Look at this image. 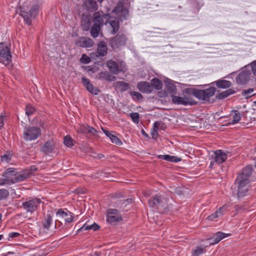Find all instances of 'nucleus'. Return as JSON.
<instances>
[{
    "label": "nucleus",
    "instance_id": "obj_1",
    "mask_svg": "<svg viewBox=\"0 0 256 256\" xmlns=\"http://www.w3.org/2000/svg\"><path fill=\"white\" fill-rule=\"evenodd\" d=\"M252 168L251 166H246L237 176L234 184L238 188L237 197L238 199L248 195L250 188V178L252 173Z\"/></svg>",
    "mask_w": 256,
    "mask_h": 256
},
{
    "label": "nucleus",
    "instance_id": "obj_2",
    "mask_svg": "<svg viewBox=\"0 0 256 256\" xmlns=\"http://www.w3.org/2000/svg\"><path fill=\"white\" fill-rule=\"evenodd\" d=\"M168 198L164 196L157 194L152 196L148 200L150 207L158 210L160 213H166L168 211Z\"/></svg>",
    "mask_w": 256,
    "mask_h": 256
},
{
    "label": "nucleus",
    "instance_id": "obj_3",
    "mask_svg": "<svg viewBox=\"0 0 256 256\" xmlns=\"http://www.w3.org/2000/svg\"><path fill=\"white\" fill-rule=\"evenodd\" d=\"M12 58L10 46L4 42H0V62L10 68L12 66Z\"/></svg>",
    "mask_w": 256,
    "mask_h": 256
},
{
    "label": "nucleus",
    "instance_id": "obj_4",
    "mask_svg": "<svg viewBox=\"0 0 256 256\" xmlns=\"http://www.w3.org/2000/svg\"><path fill=\"white\" fill-rule=\"evenodd\" d=\"M42 134L41 129L38 126H28L24 131V138L26 141L36 140Z\"/></svg>",
    "mask_w": 256,
    "mask_h": 256
},
{
    "label": "nucleus",
    "instance_id": "obj_5",
    "mask_svg": "<svg viewBox=\"0 0 256 256\" xmlns=\"http://www.w3.org/2000/svg\"><path fill=\"white\" fill-rule=\"evenodd\" d=\"M39 7V5L36 4L31 8L29 12H26L21 8L20 15L24 18L28 25H31V18H35L38 15Z\"/></svg>",
    "mask_w": 256,
    "mask_h": 256
},
{
    "label": "nucleus",
    "instance_id": "obj_6",
    "mask_svg": "<svg viewBox=\"0 0 256 256\" xmlns=\"http://www.w3.org/2000/svg\"><path fill=\"white\" fill-rule=\"evenodd\" d=\"M216 92V88L214 87H210L204 90L198 89L196 98L200 100L209 102L210 98L214 96Z\"/></svg>",
    "mask_w": 256,
    "mask_h": 256
},
{
    "label": "nucleus",
    "instance_id": "obj_7",
    "mask_svg": "<svg viewBox=\"0 0 256 256\" xmlns=\"http://www.w3.org/2000/svg\"><path fill=\"white\" fill-rule=\"evenodd\" d=\"M42 202L40 198H34L22 202V206L26 212L32 214L36 211Z\"/></svg>",
    "mask_w": 256,
    "mask_h": 256
},
{
    "label": "nucleus",
    "instance_id": "obj_8",
    "mask_svg": "<svg viewBox=\"0 0 256 256\" xmlns=\"http://www.w3.org/2000/svg\"><path fill=\"white\" fill-rule=\"evenodd\" d=\"M110 15L108 14H105L102 11L94 12L92 14V22L94 24L102 26L106 24L110 18Z\"/></svg>",
    "mask_w": 256,
    "mask_h": 256
},
{
    "label": "nucleus",
    "instance_id": "obj_9",
    "mask_svg": "<svg viewBox=\"0 0 256 256\" xmlns=\"http://www.w3.org/2000/svg\"><path fill=\"white\" fill-rule=\"evenodd\" d=\"M171 97L172 102L175 104L194 106L197 104V102L190 97H181L174 94Z\"/></svg>",
    "mask_w": 256,
    "mask_h": 256
},
{
    "label": "nucleus",
    "instance_id": "obj_10",
    "mask_svg": "<svg viewBox=\"0 0 256 256\" xmlns=\"http://www.w3.org/2000/svg\"><path fill=\"white\" fill-rule=\"evenodd\" d=\"M251 74V71L250 70H243L236 77V81L240 85H245L250 81Z\"/></svg>",
    "mask_w": 256,
    "mask_h": 256
},
{
    "label": "nucleus",
    "instance_id": "obj_11",
    "mask_svg": "<svg viewBox=\"0 0 256 256\" xmlns=\"http://www.w3.org/2000/svg\"><path fill=\"white\" fill-rule=\"evenodd\" d=\"M126 42V36L124 34H116L110 40L111 46L113 48H118L125 45Z\"/></svg>",
    "mask_w": 256,
    "mask_h": 256
},
{
    "label": "nucleus",
    "instance_id": "obj_12",
    "mask_svg": "<svg viewBox=\"0 0 256 256\" xmlns=\"http://www.w3.org/2000/svg\"><path fill=\"white\" fill-rule=\"evenodd\" d=\"M76 44L78 46L88 48L92 47L94 44V40L90 38L82 36L78 38L76 42Z\"/></svg>",
    "mask_w": 256,
    "mask_h": 256
},
{
    "label": "nucleus",
    "instance_id": "obj_13",
    "mask_svg": "<svg viewBox=\"0 0 256 256\" xmlns=\"http://www.w3.org/2000/svg\"><path fill=\"white\" fill-rule=\"evenodd\" d=\"M66 210H67L66 209ZM64 212L62 208L59 209L57 211L56 215L60 218H64L66 223H70L74 220V214L68 210Z\"/></svg>",
    "mask_w": 256,
    "mask_h": 256
},
{
    "label": "nucleus",
    "instance_id": "obj_14",
    "mask_svg": "<svg viewBox=\"0 0 256 256\" xmlns=\"http://www.w3.org/2000/svg\"><path fill=\"white\" fill-rule=\"evenodd\" d=\"M16 172L14 168H8L4 172L2 176L6 179L10 184H14L16 182Z\"/></svg>",
    "mask_w": 256,
    "mask_h": 256
},
{
    "label": "nucleus",
    "instance_id": "obj_15",
    "mask_svg": "<svg viewBox=\"0 0 256 256\" xmlns=\"http://www.w3.org/2000/svg\"><path fill=\"white\" fill-rule=\"evenodd\" d=\"M82 6L88 12H96L98 8L97 2L95 0H85Z\"/></svg>",
    "mask_w": 256,
    "mask_h": 256
},
{
    "label": "nucleus",
    "instance_id": "obj_16",
    "mask_svg": "<svg viewBox=\"0 0 256 256\" xmlns=\"http://www.w3.org/2000/svg\"><path fill=\"white\" fill-rule=\"evenodd\" d=\"M82 83L84 86L86 88L87 90L91 94L94 95H98L100 92V90L95 88L93 84L90 83V80L84 77L82 78Z\"/></svg>",
    "mask_w": 256,
    "mask_h": 256
},
{
    "label": "nucleus",
    "instance_id": "obj_17",
    "mask_svg": "<svg viewBox=\"0 0 256 256\" xmlns=\"http://www.w3.org/2000/svg\"><path fill=\"white\" fill-rule=\"evenodd\" d=\"M55 144L52 140L46 141L41 148V151L45 154H48L54 152Z\"/></svg>",
    "mask_w": 256,
    "mask_h": 256
},
{
    "label": "nucleus",
    "instance_id": "obj_18",
    "mask_svg": "<svg viewBox=\"0 0 256 256\" xmlns=\"http://www.w3.org/2000/svg\"><path fill=\"white\" fill-rule=\"evenodd\" d=\"M137 87L143 93L149 94L153 91L152 86L147 82H138Z\"/></svg>",
    "mask_w": 256,
    "mask_h": 256
},
{
    "label": "nucleus",
    "instance_id": "obj_19",
    "mask_svg": "<svg viewBox=\"0 0 256 256\" xmlns=\"http://www.w3.org/2000/svg\"><path fill=\"white\" fill-rule=\"evenodd\" d=\"M229 234H226L221 232H218L212 234V236L208 238V240H211L209 244L210 245L215 244L219 242L222 238L228 236Z\"/></svg>",
    "mask_w": 256,
    "mask_h": 256
},
{
    "label": "nucleus",
    "instance_id": "obj_20",
    "mask_svg": "<svg viewBox=\"0 0 256 256\" xmlns=\"http://www.w3.org/2000/svg\"><path fill=\"white\" fill-rule=\"evenodd\" d=\"M214 162L218 164L224 162L227 158V154L222 150H218L214 152Z\"/></svg>",
    "mask_w": 256,
    "mask_h": 256
},
{
    "label": "nucleus",
    "instance_id": "obj_21",
    "mask_svg": "<svg viewBox=\"0 0 256 256\" xmlns=\"http://www.w3.org/2000/svg\"><path fill=\"white\" fill-rule=\"evenodd\" d=\"M113 86L116 90L120 92H126L130 88L129 84L124 81H118L114 82L113 84Z\"/></svg>",
    "mask_w": 256,
    "mask_h": 256
},
{
    "label": "nucleus",
    "instance_id": "obj_22",
    "mask_svg": "<svg viewBox=\"0 0 256 256\" xmlns=\"http://www.w3.org/2000/svg\"><path fill=\"white\" fill-rule=\"evenodd\" d=\"M102 130L104 133L110 139L112 143H114L118 146H121L122 144V140L116 136L112 134L114 132H109L108 130H106L102 128Z\"/></svg>",
    "mask_w": 256,
    "mask_h": 256
},
{
    "label": "nucleus",
    "instance_id": "obj_23",
    "mask_svg": "<svg viewBox=\"0 0 256 256\" xmlns=\"http://www.w3.org/2000/svg\"><path fill=\"white\" fill-rule=\"evenodd\" d=\"M108 52V47L106 43L104 41L100 42L97 47L96 56H104Z\"/></svg>",
    "mask_w": 256,
    "mask_h": 256
},
{
    "label": "nucleus",
    "instance_id": "obj_24",
    "mask_svg": "<svg viewBox=\"0 0 256 256\" xmlns=\"http://www.w3.org/2000/svg\"><path fill=\"white\" fill-rule=\"evenodd\" d=\"M228 206L224 204L222 207L220 208L218 210L216 211L214 214L208 216L207 219L210 220H214V219L223 216L224 212Z\"/></svg>",
    "mask_w": 256,
    "mask_h": 256
},
{
    "label": "nucleus",
    "instance_id": "obj_25",
    "mask_svg": "<svg viewBox=\"0 0 256 256\" xmlns=\"http://www.w3.org/2000/svg\"><path fill=\"white\" fill-rule=\"evenodd\" d=\"M91 21L88 15L82 14V16L81 26L84 31H88L90 29Z\"/></svg>",
    "mask_w": 256,
    "mask_h": 256
},
{
    "label": "nucleus",
    "instance_id": "obj_26",
    "mask_svg": "<svg viewBox=\"0 0 256 256\" xmlns=\"http://www.w3.org/2000/svg\"><path fill=\"white\" fill-rule=\"evenodd\" d=\"M31 175V172L28 170H24L22 172L18 173L16 172V182H22L30 178Z\"/></svg>",
    "mask_w": 256,
    "mask_h": 256
},
{
    "label": "nucleus",
    "instance_id": "obj_27",
    "mask_svg": "<svg viewBox=\"0 0 256 256\" xmlns=\"http://www.w3.org/2000/svg\"><path fill=\"white\" fill-rule=\"evenodd\" d=\"M107 66L109 70L114 74H116L120 71L118 64L113 60H108L107 62Z\"/></svg>",
    "mask_w": 256,
    "mask_h": 256
},
{
    "label": "nucleus",
    "instance_id": "obj_28",
    "mask_svg": "<svg viewBox=\"0 0 256 256\" xmlns=\"http://www.w3.org/2000/svg\"><path fill=\"white\" fill-rule=\"evenodd\" d=\"M219 88H228L232 86L231 82L224 80H218L214 82Z\"/></svg>",
    "mask_w": 256,
    "mask_h": 256
},
{
    "label": "nucleus",
    "instance_id": "obj_29",
    "mask_svg": "<svg viewBox=\"0 0 256 256\" xmlns=\"http://www.w3.org/2000/svg\"><path fill=\"white\" fill-rule=\"evenodd\" d=\"M158 158L160 159H162L166 161L173 162H178L182 160V158H180L168 154L158 155Z\"/></svg>",
    "mask_w": 256,
    "mask_h": 256
},
{
    "label": "nucleus",
    "instance_id": "obj_30",
    "mask_svg": "<svg viewBox=\"0 0 256 256\" xmlns=\"http://www.w3.org/2000/svg\"><path fill=\"white\" fill-rule=\"evenodd\" d=\"M235 92L236 91L234 90L233 88H229L225 91L222 92L217 94L216 97L218 100H222L231 94H234Z\"/></svg>",
    "mask_w": 256,
    "mask_h": 256
},
{
    "label": "nucleus",
    "instance_id": "obj_31",
    "mask_svg": "<svg viewBox=\"0 0 256 256\" xmlns=\"http://www.w3.org/2000/svg\"><path fill=\"white\" fill-rule=\"evenodd\" d=\"M100 228V226L95 222L91 225H88L86 224H85L77 230L76 234L84 230H92L94 231H96Z\"/></svg>",
    "mask_w": 256,
    "mask_h": 256
},
{
    "label": "nucleus",
    "instance_id": "obj_32",
    "mask_svg": "<svg viewBox=\"0 0 256 256\" xmlns=\"http://www.w3.org/2000/svg\"><path fill=\"white\" fill-rule=\"evenodd\" d=\"M102 27V26H100L97 24H96L93 23L92 26H91V28L90 29V36L93 38H97L101 30Z\"/></svg>",
    "mask_w": 256,
    "mask_h": 256
},
{
    "label": "nucleus",
    "instance_id": "obj_33",
    "mask_svg": "<svg viewBox=\"0 0 256 256\" xmlns=\"http://www.w3.org/2000/svg\"><path fill=\"white\" fill-rule=\"evenodd\" d=\"M52 222V217L50 213L48 212L44 216L42 222V226L47 230L50 229V226Z\"/></svg>",
    "mask_w": 256,
    "mask_h": 256
},
{
    "label": "nucleus",
    "instance_id": "obj_34",
    "mask_svg": "<svg viewBox=\"0 0 256 256\" xmlns=\"http://www.w3.org/2000/svg\"><path fill=\"white\" fill-rule=\"evenodd\" d=\"M100 79L109 82H114L116 80L115 76L110 74L108 72H101L99 74Z\"/></svg>",
    "mask_w": 256,
    "mask_h": 256
},
{
    "label": "nucleus",
    "instance_id": "obj_35",
    "mask_svg": "<svg viewBox=\"0 0 256 256\" xmlns=\"http://www.w3.org/2000/svg\"><path fill=\"white\" fill-rule=\"evenodd\" d=\"M78 132H80L82 134H86V132H88L93 135H95L96 133L97 132V131L93 127L86 125L81 126L80 128L78 130Z\"/></svg>",
    "mask_w": 256,
    "mask_h": 256
},
{
    "label": "nucleus",
    "instance_id": "obj_36",
    "mask_svg": "<svg viewBox=\"0 0 256 256\" xmlns=\"http://www.w3.org/2000/svg\"><path fill=\"white\" fill-rule=\"evenodd\" d=\"M230 116L233 117V119L232 122L228 123L230 124H236L240 120L241 118V114L238 110H232L231 111Z\"/></svg>",
    "mask_w": 256,
    "mask_h": 256
},
{
    "label": "nucleus",
    "instance_id": "obj_37",
    "mask_svg": "<svg viewBox=\"0 0 256 256\" xmlns=\"http://www.w3.org/2000/svg\"><path fill=\"white\" fill-rule=\"evenodd\" d=\"M122 220V217L121 216L106 215V221L110 224H115Z\"/></svg>",
    "mask_w": 256,
    "mask_h": 256
},
{
    "label": "nucleus",
    "instance_id": "obj_38",
    "mask_svg": "<svg viewBox=\"0 0 256 256\" xmlns=\"http://www.w3.org/2000/svg\"><path fill=\"white\" fill-rule=\"evenodd\" d=\"M150 84L152 86V88H155L156 90H160L162 88V82L158 78H154L151 80Z\"/></svg>",
    "mask_w": 256,
    "mask_h": 256
},
{
    "label": "nucleus",
    "instance_id": "obj_39",
    "mask_svg": "<svg viewBox=\"0 0 256 256\" xmlns=\"http://www.w3.org/2000/svg\"><path fill=\"white\" fill-rule=\"evenodd\" d=\"M124 4L125 2L124 0L118 1L112 12L116 14H119L124 7Z\"/></svg>",
    "mask_w": 256,
    "mask_h": 256
},
{
    "label": "nucleus",
    "instance_id": "obj_40",
    "mask_svg": "<svg viewBox=\"0 0 256 256\" xmlns=\"http://www.w3.org/2000/svg\"><path fill=\"white\" fill-rule=\"evenodd\" d=\"M164 83L168 91L172 94L176 93V88L170 80L165 81Z\"/></svg>",
    "mask_w": 256,
    "mask_h": 256
},
{
    "label": "nucleus",
    "instance_id": "obj_41",
    "mask_svg": "<svg viewBox=\"0 0 256 256\" xmlns=\"http://www.w3.org/2000/svg\"><path fill=\"white\" fill-rule=\"evenodd\" d=\"M12 156V154L10 152L7 151L4 154L0 156V161L2 162L8 163L11 160Z\"/></svg>",
    "mask_w": 256,
    "mask_h": 256
},
{
    "label": "nucleus",
    "instance_id": "obj_42",
    "mask_svg": "<svg viewBox=\"0 0 256 256\" xmlns=\"http://www.w3.org/2000/svg\"><path fill=\"white\" fill-rule=\"evenodd\" d=\"M64 144L68 148H72L74 145V140L69 135H67L64 138Z\"/></svg>",
    "mask_w": 256,
    "mask_h": 256
},
{
    "label": "nucleus",
    "instance_id": "obj_43",
    "mask_svg": "<svg viewBox=\"0 0 256 256\" xmlns=\"http://www.w3.org/2000/svg\"><path fill=\"white\" fill-rule=\"evenodd\" d=\"M254 91V89L253 88H250L247 90H243L242 92V95L246 98H248L254 95V94H253Z\"/></svg>",
    "mask_w": 256,
    "mask_h": 256
},
{
    "label": "nucleus",
    "instance_id": "obj_44",
    "mask_svg": "<svg viewBox=\"0 0 256 256\" xmlns=\"http://www.w3.org/2000/svg\"><path fill=\"white\" fill-rule=\"evenodd\" d=\"M80 150L86 153L96 154L93 148L88 144H83L80 147Z\"/></svg>",
    "mask_w": 256,
    "mask_h": 256
},
{
    "label": "nucleus",
    "instance_id": "obj_45",
    "mask_svg": "<svg viewBox=\"0 0 256 256\" xmlns=\"http://www.w3.org/2000/svg\"><path fill=\"white\" fill-rule=\"evenodd\" d=\"M130 94L132 98L134 100H142V96L137 92L131 91L130 92Z\"/></svg>",
    "mask_w": 256,
    "mask_h": 256
},
{
    "label": "nucleus",
    "instance_id": "obj_46",
    "mask_svg": "<svg viewBox=\"0 0 256 256\" xmlns=\"http://www.w3.org/2000/svg\"><path fill=\"white\" fill-rule=\"evenodd\" d=\"M205 248H202L200 247H197L195 250H192V256H199L201 254L205 252Z\"/></svg>",
    "mask_w": 256,
    "mask_h": 256
},
{
    "label": "nucleus",
    "instance_id": "obj_47",
    "mask_svg": "<svg viewBox=\"0 0 256 256\" xmlns=\"http://www.w3.org/2000/svg\"><path fill=\"white\" fill-rule=\"evenodd\" d=\"M110 26L112 28V33L115 34L119 30V22L118 21L112 20L110 22Z\"/></svg>",
    "mask_w": 256,
    "mask_h": 256
},
{
    "label": "nucleus",
    "instance_id": "obj_48",
    "mask_svg": "<svg viewBox=\"0 0 256 256\" xmlns=\"http://www.w3.org/2000/svg\"><path fill=\"white\" fill-rule=\"evenodd\" d=\"M25 110L26 114L28 116L32 115L36 111L35 108L30 104H27L26 106Z\"/></svg>",
    "mask_w": 256,
    "mask_h": 256
},
{
    "label": "nucleus",
    "instance_id": "obj_49",
    "mask_svg": "<svg viewBox=\"0 0 256 256\" xmlns=\"http://www.w3.org/2000/svg\"><path fill=\"white\" fill-rule=\"evenodd\" d=\"M9 196V192L5 188L0 189V200L6 199Z\"/></svg>",
    "mask_w": 256,
    "mask_h": 256
},
{
    "label": "nucleus",
    "instance_id": "obj_50",
    "mask_svg": "<svg viewBox=\"0 0 256 256\" xmlns=\"http://www.w3.org/2000/svg\"><path fill=\"white\" fill-rule=\"evenodd\" d=\"M130 116L135 124H138L140 122V116L138 112H132L130 114Z\"/></svg>",
    "mask_w": 256,
    "mask_h": 256
},
{
    "label": "nucleus",
    "instance_id": "obj_51",
    "mask_svg": "<svg viewBox=\"0 0 256 256\" xmlns=\"http://www.w3.org/2000/svg\"><path fill=\"white\" fill-rule=\"evenodd\" d=\"M106 215L121 216L117 209L109 208L106 211Z\"/></svg>",
    "mask_w": 256,
    "mask_h": 256
},
{
    "label": "nucleus",
    "instance_id": "obj_52",
    "mask_svg": "<svg viewBox=\"0 0 256 256\" xmlns=\"http://www.w3.org/2000/svg\"><path fill=\"white\" fill-rule=\"evenodd\" d=\"M198 88H188L185 90V92L187 94H191L196 98V96Z\"/></svg>",
    "mask_w": 256,
    "mask_h": 256
},
{
    "label": "nucleus",
    "instance_id": "obj_53",
    "mask_svg": "<svg viewBox=\"0 0 256 256\" xmlns=\"http://www.w3.org/2000/svg\"><path fill=\"white\" fill-rule=\"evenodd\" d=\"M80 62L82 64H87L90 62V58L86 54H83L80 59Z\"/></svg>",
    "mask_w": 256,
    "mask_h": 256
},
{
    "label": "nucleus",
    "instance_id": "obj_54",
    "mask_svg": "<svg viewBox=\"0 0 256 256\" xmlns=\"http://www.w3.org/2000/svg\"><path fill=\"white\" fill-rule=\"evenodd\" d=\"M129 11L128 8L124 7L122 10L119 14L122 17H123L124 20H126L128 16Z\"/></svg>",
    "mask_w": 256,
    "mask_h": 256
},
{
    "label": "nucleus",
    "instance_id": "obj_55",
    "mask_svg": "<svg viewBox=\"0 0 256 256\" xmlns=\"http://www.w3.org/2000/svg\"><path fill=\"white\" fill-rule=\"evenodd\" d=\"M126 203L124 202V200H120L117 204V207L120 209H124V208L127 206Z\"/></svg>",
    "mask_w": 256,
    "mask_h": 256
},
{
    "label": "nucleus",
    "instance_id": "obj_56",
    "mask_svg": "<svg viewBox=\"0 0 256 256\" xmlns=\"http://www.w3.org/2000/svg\"><path fill=\"white\" fill-rule=\"evenodd\" d=\"M202 6V4H200L196 2H194L192 3V6L196 10V12H198Z\"/></svg>",
    "mask_w": 256,
    "mask_h": 256
},
{
    "label": "nucleus",
    "instance_id": "obj_57",
    "mask_svg": "<svg viewBox=\"0 0 256 256\" xmlns=\"http://www.w3.org/2000/svg\"><path fill=\"white\" fill-rule=\"evenodd\" d=\"M252 71L254 76H256V62L254 61L251 63Z\"/></svg>",
    "mask_w": 256,
    "mask_h": 256
},
{
    "label": "nucleus",
    "instance_id": "obj_58",
    "mask_svg": "<svg viewBox=\"0 0 256 256\" xmlns=\"http://www.w3.org/2000/svg\"><path fill=\"white\" fill-rule=\"evenodd\" d=\"M20 236V234L16 232H10L8 234V238H13Z\"/></svg>",
    "mask_w": 256,
    "mask_h": 256
},
{
    "label": "nucleus",
    "instance_id": "obj_59",
    "mask_svg": "<svg viewBox=\"0 0 256 256\" xmlns=\"http://www.w3.org/2000/svg\"><path fill=\"white\" fill-rule=\"evenodd\" d=\"M6 184H10L6 179L4 178H0V186H3Z\"/></svg>",
    "mask_w": 256,
    "mask_h": 256
},
{
    "label": "nucleus",
    "instance_id": "obj_60",
    "mask_svg": "<svg viewBox=\"0 0 256 256\" xmlns=\"http://www.w3.org/2000/svg\"><path fill=\"white\" fill-rule=\"evenodd\" d=\"M4 116L2 114L0 116V130L4 126Z\"/></svg>",
    "mask_w": 256,
    "mask_h": 256
},
{
    "label": "nucleus",
    "instance_id": "obj_61",
    "mask_svg": "<svg viewBox=\"0 0 256 256\" xmlns=\"http://www.w3.org/2000/svg\"><path fill=\"white\" fill-rule=\"evenodd\" d=\"M152 138L154 140H156L158 136V132L156 130H154V132L152 133Z\"/></svg>",
    "mask_w": 256,
    "mask_h": 256
},
{
    "label": "nucleus",
    "instance_id": "obj_62",
    "mask_svg": "<svg viewBox=\"0 0 256 256\" xmlns=\"http://www.w3.org/2000/svg\"><path fill=\"white\" fill-rule=\"evenodd\" d=\"M27 170L31 172V174H32V172L37 171L38 168L35 166H30V170Z\"/></svg>",
    "mask_w": 256,
    "mask_h": 256
},
{
    "label": "nucleus",
    "instance_id": "obj_63",
    "mask_svg": "<svg viewBox=\"0 0 256 256\" xmlns=\"http://www.w3.org/2000/svg\"><path fill=\"white\" fill-rule=\"evenodd\" d=\"M160 124V122L158 121L154 122V130H158Z\"/></svg>",
    "mask_w": 256,
    "mask_h": 256
},
{
    "label": "nucleus",
    "instance_id": "obj_64",
    "mask_svg": "<svg viewBox=\"0 0 256 256\" xmlns=\"http://www.w3.org/2000/svg\"><path fill=\"white\" fill-rule=\"evenodd\" d=\"M124 202L126 203L127 204H130L132 202V198H127L126 200H124Z\"/></svg>",
    "mask_w": 256,
    "mask_h": 256
}]
</instances>
